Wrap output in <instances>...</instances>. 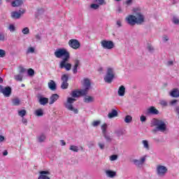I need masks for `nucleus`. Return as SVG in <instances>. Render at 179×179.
Listing matches in <instances>:
<instances>
[{
  "mask_svg": "<svg viewBox=\"0 0 179 179\" xmlns=\"http://www.w3.org/2000/svg\"><path fill=\"white\" fill-rule=\"evenodd\" d=\"M28 76H34V70L33 69H29L27 70Z\"/></svg>",
  "mask_w": 179,
  "mask_h": 179,
  "instance_id": "35",
  "label": "nucleus"
},
{
  "mask_svg": "<svg viewBox=\"0 0 179 179\" xmlns=\"http://www.w3.org/2000/svg\"><path fill=\"white\" fill-rule=\"evenodd\" d=\"M86 90H74L71 92L72 97H79L80 96H86Z\"/></svg>",
  "mask_w": 179,
  "mask_h": 179,
  "instance_id": "11",
  "label": "nucleus"
},
{
  "mask_svg": "<svg viewBox=\"0 0 179 179\" xmlns=\"http://www.w3.org/2000/svg\"><path fill=\"white\" fill-rule=\"evenodd\" d=\"M140 121H141V122H145V121H146V116L141 115L140 117Z\"/></svg>",
  "mask_w": 179,
  "mask_h": 179,
  "instance_id": "49",
  "label": "nucleus"
},
{
  "mask_svg": "<svg viewBox=\"0 0 179 179\" xmlns=\"http://www.w3.org/2000/svg\"><path fill=\"white\" fill-rule=\"evenodd\" d=\"M69 80V76L68 74H64L62 76V85L61 87L63 90L68 89V86H69V84L68 83V80Z\"/></svg>",
  "mask_w": 179,
  "mask_h": 179,
  "instance_id": "9",
  "label": "nucleus"
},
{
  "mask_svg": "<svg viewBox=\"0 0 179 179\" xmlns=\"http://www.w3.org/2000/svg\"><path fill=\"white\" fill-rule=\"evenodd\" d=\"M118 116V112L115 109H113L110 113L108 114V118H114V117Z\"/></svg>",
  "mask_w": 179,
  "mask_h": 179,
  "instance_id": "24",
  "label": "nucleus"
},
{
  "mask_svg": "<svg viewBox=\"0 0 179 179\" xmlns=\"http://www.w3.org/2000/svg\"><path fill=\"white\" fill-rule=\"evenodd\" d=\"M48 87L50 89V90H57V84H55L54 80H50L48 83Z\"/></svg>",
  "mask_w": 179,
  "mask_h": 179,
  "instance_id": "20",
  "label": "nucleus"
},
{
  "mask_svg": "<svg viewBox=\"0 0 179 179\" xmlns=\"http://www.w3.org/2000/svg\"><path fill=\"white\" fill-rule=\"evenodd\" d=\"M44 141H45V135L41 134V135L38 137V141L41 143V142H44Z\"/></svg>",
  "mask_w": 179,
  "mask_h": 179,
  "instance_id": "38",
  "label": "nucleus"
},
{
  "mask_svg": "<svg viewBox=\"0 0 179 179\" xmlns=\"http://www.w3.org/2000/svg\"><path fill=\"white\" fill-rule=\"evenodd\" d=\"M3 156H8V151H7V150H5V151L3 152Z\"/></svg>",
  "mask_w": 179,
  "mask_h": 179,
  "instance_id": "61",
  "label": "nucleus"
},
{
  "mask_svg": "<svg viewBox=\"0 0 179 179\" xmlns=\"http://www.w3.org/2000/svg\"><path fill=\"white\" fill-rule=\"evenodd\" d=\"M101 129H102V134L103 135H106V134H107V124H103L101 126Z\"/></svg>",
  "mask_w": 179,
  "mask_h": 179,
  "instance_id": "31",
  "label": "nucleus"
},
{
  "mask_svg": "<svg viewBox=\"0 0 179 179\" xmlns=\"http://www.w3.org/2000/svg\"><path fill=\"white\" fill-rule=\"evenodd\" d=\"M14 78L17 82H22V80H23V75L22 74H17L14 76Z\"/></svg>",
  "mask_w": 179,
  "mask_h": 179,
  "instance_id": "28",
  "label": "nucleus"
},
{
  "mask_svg": "<svg viewBox=\"0 0 179 179\" xmlns=\"http://www.w3.org/2000/svg\"><path fill=\"white\" fill-rule=\"evenodd\" d=\"M132 121V117L131 115H127L124 117V122H126L127 124H129V122H131Z\"/></svg>",
  "mask_w": 179,
  "mask_h": 179,
  "instance_id": "33",
  "label": "nucleus"
},
{
  "mask_svg": "<svg viewBox=\"0 0 179 179\" xmlns=\"http://www.w3.org/2000/svg\"><path fill=\"white\" fill-rule=\"evenodd\" d=\"M27 52L28 53L31 52V53L33 54V52H34V48H31V47L29 48L28 50H27Z\"/></svg>",
  "mask_w": 179,
  "mask_h": 179,
  "instance_id": "50",
  "label": "nucleus"
},
{
  "mask_svg": "<svg viewBox=\"0 0 179 179\" xmlns=\"http://www.w3.org/2000/svg\"><path fill=\"white\" fill-rule=\"evenodd\" d=\"M59 99V95L57 94H52V96L50 98V102L49 104L51 106V104H54V103L55 101H57V100H58Z\"/></svg>",
  "mask_w": 179,
  "mask_h": 179,
  "instance_id": "17",
  "label": "nucleus"
},
{
  "mask_svg": "<svg viewBox=\"0 0 179 179\" xmlns=\"http://www.w3.org/2000/svg\"><path fill=\"white\" fill-rule=\"evenodd\" d=\"M84 86H85V89L83 90H85V93L87 94V90L90 89V80L89 79H84Z\"/></svg>",
  "mask_w": 179,
  "mask_h": 179,
  "instance_id": "18",
  "label": "nucleus"
},
{
  "mask_svg": "<svg viewBox=\"0 0 179 179\" xmlns=\"http://www.w3.org/2000/svg\"><path fill=\"white\" fill-rule=\"evenodd\" d=\"M118 159V155H113L110 157V160L111 162H114L115 160H117Z\"/></svg>",
  "mask_w": 179,
  "mask_h": 179,
  "instance_id": "39",
  "label": "nucleus"
},
{
  "mask_svg": "<svg viewBox=\"0 0 179 179\" xmlns=\"http://www.w3.org/2000/svg\"><path fill=\"white\" fill-rule=\"evenodd\" d=\"M61 142L62 143V146H65V145H66V143H65L64 140H62Z\"/></svg>",
  "mask_w": 179,
  "mask_h": 179,
  "instance_id": "62",
  "label": "nucleus"
},
{
  "mask_svg": "<svg viewBox=\"0 0 179 179\" xmlns=\"http://www.w3.org/2000/svg\"><path fill=\"white\" fill-rule=\"evenodd\" d=\"M0 93H2L5 97H9L12 94V88L9 86L3 88V86L0 85Z\"/></svg>",
  "mask_w": 179,
  "mask_h": 179,
  "instance_id": "7",
  "label": "nucleus"
},
{
  "mask_svg": "<svg viewBox=\"0 0 179 179\" xmlns=\"http://www.w3.org/2000/svg\"><path fill=\"white\" fill-rule=\"evenodd\" d=\"M35 115L36 117H43L44 115V112H43V109L39 108L35 111Z\"/></svg>",
  "mask_w": 179,
  "mask_h": 179,
  "instance_id": "26",
  "label": "nucleus"
},
{
  "mask_svg": "<svg viewBox=\"0 0 179 179\" xmlns=\"http://www.w3.org/2000/svg\"><path fill=\"white\" fill-rule=\"evenodd\" d=\"M85 103H92L94 101L92 96H87L84 99Z\"/></svg>",
  "mask_w": 179,
  "mask_h": 179,
  "instance_id": "32",
  "label": "nucleus"
},
{
  "mask_svg": "<svg viewBox=\"0 0 179 179\" xmlns=\"http://www.w3.org/2000/svg\"><path fill=\"white\" fill-rule=\"evenodd\" d=\"M80 65V60L75 59L74 60V66L73 67V73L76 74L78 73V67Z\"/></svg>",
  "mask_w": 179,
  "mask_h": 179,
  "instance_id": "16",
  "label": "nucleus"
},
{
  "mask_svg": "<svg viewBox=\"0 0 179 179\" xmlns=\"http://www.w3.org/2000/svg\"><path fill=\"white\" fill-rule=\"evenodd\" d=\"M146 114H153L155 115H157V114H159V110L156 109L155 106H151L147 110Z\"/></svg>",
  "mask_w": 179,
  "mask_h": 179,
  "instance_id": "15",
  "label": "nucleus"
},
{
  "mask_svg": "<svg viewBox=\"0 0 179 179\" xmlns=\"http://www.w3.org/2000/svg\"><path fill=\"white\" fill-rule=\"evenodd\" d=\"M99 72H102V71H103V68L100 67V68L99 69Z\"/></svg>",
  "mask_w": 179,
  "mask_h": 179,
  "instance_id": "64",
  "label": "nucleus"
},
{
  "mask_svg": "<svg viewBox=\"0 0 179 179\" xmlns=\"http://www.w3.org/2000/svg\"><path fill=\"white\" fill-rule=\"evenodd\" d=\"M93 127H99L100 125V120H96L92 122Z\"/></svg>",
  "mask_w": 179,
  "mask_h": 179,
  "instance_id": "44",
  "label": "nucleus"
},
{
  "mask_svg": "<svg viewBox=\"0 0 179 179\" xmlns=\"http://www.w3.org/2000/svg\"><path fill=\"white\" fill-rule=\"evenodd\" d=\"M164 41H169V36H164L163 38Z\"/></svg>",
  "mask_w": 179,
  "mask_h": 179,
  "instance_id": "60",
  "label": "nucleus"
},
{
  "mask_svg": "<svg viewBox=\"0 0 179 179\" xmlns=\"http://www.w3.org/2000/svg\"><path fill=\"white\" fill-rule=\"evenodd\" d=\"M94 2H96V3L99 5H103V3H106L104 0H94Z\"/></svg>",
  "mask_w": 179,
  "mask_h": 179,
  "instance_id": "45",
  "label": "nucleus"
},
{
  "mask_svg": "<svg viewBox=\"0 0 179 179\" xmlns=\"http://www.w3.org/2000/svg\"><path fill=\"white\" fill-rule=\"evenodd\" d=\"M22 5H23V0H15L12 2V6H13V8L20 6Z\"/></svg>",
  "mask_w": 179,
  "mask_h": 179,
  "instance_id": "22",
  "label": "nucleus"
},
{
  "mask_svg": "<svg viewBox=\"0 0 179 179\" xmlns=\"http://www.w3.org/2000/svg\"><path fill=\"white\" fill-rule=\"evenodd\" d=\"M22 124H25V125L27 124V119L22 118Z\"/></svg>",
  "mask_w": 179,
  "mask_h": 179,
  "instance_id": "55",
  "label": "nucleus"
},
{
  "mask_svg": "<svg viewBox=\"0 0 179 179\" xmlns=\"http://www.w3.org/2000/svg\"><path fill=\"white\" fill-rule=\"evenodd\" d=\"M175 111L179 115V106H176V107Z\"/></svg>",
  "mask_w": 179,
  "mask_h": 179,
  "instance_id": "57",
  "label": "nucleus"
},
{
  "mask_svg": "<svg viewBox=\"0 0 179 179\" xmlns=\"http://www.w3.org/2000/svg\"><path fill=\"white\" fill-rule=\"evenodd\" d=\"M26 11L24 10H20L19 13L17 11H13L11 13V17L13 19H20V16L23 15Z\"/></svg>",
  "mask_w": 179,
  "mask_h": 179,
  "instance_id": "12",
  "label": "nucleus"
},
{
  "mask_svg": "<svg viewBox=\"0 0 179 179\" xmlns=\"http://www.w3.org/2000/svg\"><path fill=\"white\" fill-rule=\"evenodd\" d=\"M151 127H156V129L161 132H164L167 129V124L162 120L153 119L151 122Z\"/></svg>",
  "mask_w": 179,
  "mask_h": 179,
  "instance_id": "3",
  "label": "nucleus"
},
{
  "mask_svg": "<svg viewBox=\"0 0 179 179\" xmlns=\"http://www.w3.org/2000/svg\"><path fill=\"white\" fill-rule=\"evenodd\" d=\"M103 136L105 139H106L107 142H111L112 139L110 138V136H107V134H103Z\"/></svg>",
  "mask_w": 179,
  "mask_h": 179,
  "instance_id": "46",
  "label": "nucleus"
},
{
  "mask_svg": "<svg viewBox=\"0 0 179 179\" xmlns=\"http://www.w3.org/2000/svg\"><path fill=\"white\" fill-rule=\"evenodd\" d=\"M101 45L105 50H113V48L115 47V45L114 44V42H113V41L106 40H103L101 41Z\"/></svg>",
  "mask_w": 179,
  "mask_h": 179,
  "instance_id": "6",
  "label": "nucleus"
},
{
  "mask_svg": "<svg viewBox=\"0 0 179 179\" xmlns=\"http://www.w3.org/2000/svg\"><path fill=\"white\" fill-rule=\"evenodd\" d=\"M73 101H76V99L69 97L67 99V103L65 104V107L66 108H67V110H69V111H73L74 114H78V109L74 108L73 106L72 105Z\"/></svg>",
  "mask_w": 179,
  "mask_h": 179,
  "instance_id": "5",
  "label": "nucleus"
},
{
  "mask_svg": "<svg viewBox=\"0 0 179 179\" xmlns=\"http://www.w3.org/2000/svg\"><path fill=\"white\" fill-rule=\"evenodd\" d=\"M36 38L37 40H41V36H40L39 34H37V35H36Z\"/></svg>",
  "mask_w": 179,
  "mask_h": 179,
  "instance_id": "59",
  "label": "nucleus"
},
{
  "mask_svg": "<svg viewBox=\"0 0 179 179\" xmlns=\"http://www.w3.org/2000/svg\"><path fill=\"white\" fill-rule=\"evenodd\" d=\"M13 106H20V99L19 98H15L12 99Z\"/></svg>",
  "mask_w": 179,
  "mask_h": 179,
  "instance_id": "27",
  "label": "nucleus"
},
{
  "mask_svg": "<svg viewBox=\"0 0 179 179\" xmlns=\"http://www.w3.org/2000/svg\"><path fill=\"white\" fill-rule=\"evenodd\" d=\"M90 8L92 9H94V10L99 9V8H100V5L99 4H96V3H92V4L90 5Z\"/></svg>",
  "mask_w": 179,
  "mask_h": 179,
  "instance_id": "36",
  "label": "nucleus"
},
{
  "mask_svg": "<svg viewBox=\"0 0 179 179\" xmlns=\"http://www.w3.org/2000/svg\"><path fill=\"white\" fill-rule=\"evenodd\" d=\"M98 146L100 148V149H101V150L104 149V143H99Z\"/></svg>",
  "mask_w": 179,
  "mask_h": 179,
  "instance_id": "52",
  "label": "nucleus"
},
{
  "mask_svg": "<svg viewBox=\"0 0 179 179\" xmlns=\"http://www.w3.org/2000/svg\"><path fill=\"white\" fill-rule=\"evenodd\" d=\"M168 65H173V61L168 62Z\"/></svg>",
  "mask_w": 179,
  "mask_h": 179,
  "instance_id": "63",
  "label": "nucleus"
},
{
  "mask_svg": "<svg viewBox=\"0 0 179 179\" xmlns=\"http://www.w3.org/2000/svg\"><path fill=\"white\" fill-rule=\"evenodd\" d=\"M177 99H173L170 102L171 106H174L177 103Z\"/></svg>",
  "mask_w": 179,
  "mask_h": 179,
  "instance_id": "53",
  "label": "nucleus"
},
{
  "mask_svg": "<svg viewBox=\"0 0 179 179\" xmlns=\"http://www.w3.org/2000/svg\"><path fill=\"white\" fill-rule=\"evenodd\" d=\"M167 173V167L162 165H157V173L158 176L163 177Z\"/></svg>",
  "mask_w": 179,
  "mask_h": 179,
  "instance_id": "10",
  "label": "nucleus"
},
{
  "mask_svg": "<svg viewBox=\"0 0 179 179\" xmlns=\"http://www.w3.org/2000/svg\"><path fill=\"white\" fill-rule=\"evenodd\" d=\"M126 21L130 26H135V24H142L145 22V16L141 13H137L136 15H129L126 17Z\"/></svg>",
  "mask_w": 179,
  "mask_h": 179,
  "instance_id": "2",
  "label": "nucleus"
},
{
  "mask_svg": "<svg viewBox=\"0 0 179 179\" xmlns=\"http://www.w3.org/2000/svg\"><path fill=\"white\" fill-rule=\"evenodd\" d=\"M8 30H10V31L13 32L15 31V30H16V27H15V25H13V24H10L8 26Z\"/></svg>",
  "mask_w": 179,
  "mask_h": 179,
  "instance_id": "37",
  "label": "nucleus"
},
{
  "mask_svg": "<svg viewBox=\"0 0 179 179\" xmlns=\"http://www.w3.org/2000/svg\"><path fill=\"white\" fill-rule=\"evenodd\" d=\"M106 174L110 178H113L115 177V176H117V172L108 170V171H106Z\"/></svg>",
  "mask_w": 179,
  "mask_h": 179,
  "instance_id": "25",
  "label": "nucleus"
},
{
  "mask_svg": "<svg viewBox=\"0 0 179 179\" xmlns=\"http://www.w3.org/2000/svg\"><path fill=\"white\" fill-rule=\"evenodd\" d=\"M115 78L114 70L112 68H108L106 76L104 77L103 80L106 83H111Z\"/></svg>",
  "mask_w": 179,
  "mask_h": 179,
  "instance_id": "4",
  "label": "nucleus"
},
{
  "mask_svg": "<svg viewBox=\"0 0 179 179\" xmlns=\"http://www.w3.org/2000/svg\"><path fill=\"white\" fill-rule=\"evenodd\" d=\"M69 45L73 50H78L80 48V43L77 39H71L69 41Z\"/></svg>",
  "mask_w": 179,
  "mask_h": 179,
  "instance_id": "8",
  "label": "nucleus"
},
{
  "mask_svg": "<svg viewBox=\"0 0 179 179\" xmlns=\"http://www.w3.org/2000/svg\"><path fill=\"white\" fill-rule=\"evenodd\" d=\"M5 141V136L0 135V142H3Z\"/></svg>",
  "mask_w": 179,
  "mask_h": 179,
  "instance_id": "56",
  "label": "nucleus"
},
{
  "mask_svg": "<svg viewBox=\"0 0 179 179\" xmlns=\"http://www.w3.org/2000/svg\"><path fill=\"white\" fill-rule=\"evenodd\" d=\"M148 50H149V51H153V47H152L151 45H148Z\"/></svg>",
  "mask_w": 179,
  "mask_h": 179,
  "instance_id": "58",
  "label": "nucleus"
},
{
  "mask_svg": "<svg viewBox=\"0 0 179 179\" xmlns=\"http://www.w3.org/2000/svg\"><path fill=\"white\" fill-rule=\"evenodd\" d=\"M22 33L23 34H29V33H30V30L28 27H25L22 29Z\"/></svg>",
  "mask_w": 179,
  "mask_h": 179,
  "instance_id": "42",
  "label": "nucleus"
},
{
  "mask_svg": "<svg viewBox=\"0 0 179 179\" xmlns=\"http://www.w3.org/2000/svg\"><path fill=\"white\" fill-rule=\"evenodd\" d=\"M145 162H146V156L141 157L140 160H138V159L133 160V162L134 163V164L136 166H138V167H139V166H142V164H143Z\"/></svg>",
  "mask_w": 179,
  "mask_h": 179,
  "instance_id": "14",
  "label": "nucleus"
},
{
  "mask_svg": "<svg viewBox=\"0 0 179 179\" xmlns=\"http://www.w3.org/2000/svg\"><path fill=\"white\" fill-rule=\"evenodd\" d=\"M125 3L129 6V5H131V3H132V0H127L126 1Z\"/></svg>",
  "mask_w": 179,
  "mask_h": 179,
  "instance_id": "54",
  "label": "nucleus"
},
{
  "mask_svg": "<svg viewBox=\"0 0 179 179\" xmlns=\"http://www.w3.org/2000/svg\"><path fill=\"white\" fill-rule=\"evenodd\" d=\"M5 55H6V52L2 49H0V58H3Z\"/></svg>",
  "mask_w": 179,
  "mask_h": 179,
  "instance_id": "40",
  "label": "nucleus"
},
{
  "mask_svg": "<svg viewBox=\"0 0 179 179\" xmlns=\"http://www.w3.org/2000/svg\"><path fill=\"white\" fill-rule=\"evenodd\" d=\"M0 41H5V34L0 33Z\"/></svg>",
  "mask_w": 179,
  "mask_h": 179,
  "instance_id": "47",
  "label": "nucleus"
},
{
  "mask_svg": "<svg viewBox=\"0 0 179 179\" xmlns=\"http://www.w3.org/2000/svg\"><path fill=\"white\" fill-rule=\"evenodd\" d=\"M69 150H71L72 152H79V147L76 145H70Z\"/></svg>",
  "mask_w": 179,
  "mask_h": 179,
  "instance_id": "29",
  "label": "nucleus"
},
{
  "mask_svg": "<svg viewBox=\"0 0 179 179\" xmlns=\"http://www.w3.org/2000/svg\"><path fill=\"white\" fill-rule=\"evenodd\" d=\"M117 93H118L119 96H125V87H124V85H121L119 87Z\"/></svg>",
  "mask_w": 179,
  "mask_h": 179,
  "instance_id": "23",
  "label": "nucleus"
},
{
  "mask_svg": "<svg viewBox=\"0 0 179 179\" xmlns=\"http://www.w3.org/2000/svg\"><path fill=\"white\" fill-rule=\"evenodd\" d=\"M24 72H26V69H24L23 66H20L19 67V73H20V74L24 73Z\"/></svg>",
  "mask_w": 179,
  "mask_h": 179,
  "instance_id": "43",
  "label": "nucleus"
},
{
  "mask_svg": "<svg viewBox=\"0 0 179 179\" xmlns=\"http://www.w3.org/2000/svg\"><path fill=\"white\" fill-rule=\"evenodd\" d=\"M26 114H27V111H26V110H18V115L22 118L24 117V115H26Z\"/></svg>",
  "mask_w": 179,
  "mask_h": 179,
  "instance_id": "30",
  "label": "nucleus"
},
{
  "mask_svg": "<svg viewBox=\"0 0 179 179\" xmlns=\"http://www.w3.org/2000/svg\"><path fill=\"white\" fill-rule=\"evenodd\" d=\"M159 104H161V106H162L163 107H167L169 103H167V101L162 100L160 101Z\"/></svg>",
  "mask_w": 179,
  "mask_h": 179,
  "instance_id": "41",
  "label": "nucleus"
},
{
  "mask_svg": "<svg viewBox=\"0 0 179 179\" xmlns=\"http://www.w3.org/2000/svg\"><path fill=\"white\" fill-rule=\"evenodd\" d=\"M55 56L56 58H62V57H64L62 60L59 63L60 69H66V71H71L72 68V64L71 63H68L71 58V54L65 48H59L56 50L55 52Z\"/></svg>",
  "mask_w": 179,
  "mask_h": 179,
  "instance_id": "1",
  "label": "nucleus"
},
{
  "mask_svg": "<svg viewBox=\"0 0 179 179\" xmlns=\"http://www.w3.org/2000/svg\"><path fill=\"white\" fill-rule=\"evenodd\" d=\"M38 103L41 106H45V104H48V98L40 96L38 99Z\"/></svg>",
  "mask_w": 179,
  "mask_h": 179,
  "instance_id": "19",
  "label": "nucleus"
},
{
  "mask_svg": "<svg viewBox=\"0 0 179 179\" xmlns=\"http://www.w3.org/2000/svg\"><path fill=\"white\" fill-rule=\"evenodd\" d=\"M39 177L38 179H50V173L48 171H41L39 172Z\"/></svg>",
  "mask_w": 179,
  "mask_h": 179,
  "instance_id": "13",
  "label": "nucleus"
},
{
  "mask_svg": "<svg viewBox=\"0 0 179 179\" xmlns=\"http://www.w3.org/2000/svg\"><path fill=\"white\" fill-rule=\"evenodd\" d=\"M142 143H143L144 148L145 149H147V150H149V149H150V148H149V142H148V141H146V140H143L142 141Z\"/></svg>",
  "mask_w": 179,
  "mask_h": 179,
  "instance_id": "34",
  "label": "nucleus"
},
{
  "mask_svg": "<svg viewBox=\"0 0 179 179\" xmlns=\"http://www.w3.org/2000/svg\"><path fill=\"white\" fill-rule=\"evenodd\" d=\"M116 24H117V27H121L122 26V22H121V20H117L116 22Z\"/></svg>",
  "mask_w": 179,
  "mask_h": 179,
  "instance_id": "51",
  "label": "nucleus"
},
{
  "mask_svg": "<svg viewBox=\"0 0 179 179\" xmlns=\"http://www.w3.org/2000/svg\"><path fill=\"white\" fill-rule=\"evenodd\" d=\"M170 96H171V97H179V90L178 88H174L173 90H172V91L170 92Z\"/></svg>",
  "mask_w": 179,
  "mask_h": 179,
  "instance_id": "21",
  "label": "nucleus"
},
{
  "mask_svg": "<svg viewBox=\"0 0 179 179\" xmlns=\"http://www.w3.org/2000/svg\"><path fill=\"white\" fill-rule=\"evenodd\" d=\"M173 22L175 24H179V20H178V18L174 17L173 19Z\"/></svg>",
  "mask_w": 179,
  "mask_h": 179,
  "instance_id": "48",
  "label": "nucleus"
}]
</instances>
